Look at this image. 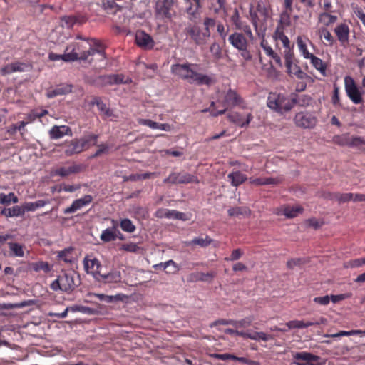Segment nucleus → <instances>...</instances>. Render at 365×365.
Listing matches in <instances>:
<instances>
[{
  "mask_svg": "<svg viewBox=\"0 0 365 365\" xmlns=\"http://www.w3.org/2000/svg\"><path fill=\"white\" fill-rule=\"evenodd\" d=\"M80 283L79 276L73 271L63 272L58 275L50 285L53 291H62L70 293L73 292Z\"/></svg>",
  "mask_w": 365,
  "mask_h": 365,
  "instance_id": "7ed1b4c3",
  "label": "nucleus"
},
{
  "mask_svg": "<svg viewBox=\"0 0 365 365\" xmlns=\"http://www.w3.org/2000/svg\"><path fill=\"white\" fill-rule=\"evenodd\" d=\"M112 227L102 231L100 239L103 242H110L117 239V231L118 223L116 220H112Z\"/></svg>",
  "mask_w": 365,
  "mask_h": 365,
  "instance_id": "aec40b11",
  "label": "nucleus"
},
{
  "mask_svg": "<svg viewBox=\"0 0 365 365\" xmlns=\"http://www.w3.org/2000/svg\"><path fill=\"white\" fill-rule=\"evenodd\" d=\"M227 118L234 123L242 127L245 124H248L250 120V114L247 115V119L245 120L244 118L239 115L237 113H230L228 114Z\"/></svg>",
  "mask_w": 365,
  "mask_h": 365,
  "instance_id": "2f4dec72",
  "label": "nucleus"
},
{
  "mask_svg": "<svg viewBox=\"0 0 365 365\" xmlns=\"http://www.w3.org/2000/svg\"><path fill=\"white\" fill-rule=\"evenodd\" d=\"M293 53L288 51L285 53V66L288 73L290 76H295L299 79L305 78L307 75L301 69V68L296 63H293Z\"/></svg>",
  "mask_w": 365,
  "mask_h": 365,
  "instance_id": "4468645a",
  "label": "nucleus"
},
{
  "mask_svg": "<svg viewBox=\"0 0 365 365\" xmlns=\"http://www.w3.org/2000/svg\"><path fill=\"white\" fill-rule=\"evenodd\" d=\"M73 86L71 84L62 83L58 85L56 88L49 89L46 92V96L48 98H53L58 96L66 95L72 92Z\"/></svg>",
  "mask_w": 365,
  "mask_h": 365,
  "instance_id": "4be33fe9",
  "label": "nucleus"
},
{
  "mask_svg": "<svg viewBox=\"0 0 365 365\" xmlns=\"http://www.w3.org/2000/svg\"><path fill=\"white\" fill-rule=\"evenodd\" d=\"M49 135L51 139H59L65 135H72L71 129L66 125H54L49 130Z\"/></svg>",
  "mask_w": 365,
  "mask_h": 365,
  "instance_id": "5701e85b",
  "label": "nucleus"
},
{
  "mask_svg": "<svg viewBox=\"0 0 365 365\" xmlns=\"http://www.w3.org/2000/svg\"><path fill=\"white\" fill-rule=\"evenodd\" d=\"M184 11L190 21L196 20L202 12V0H182Z\"/></svg>",
  "mask_w": 365,
  "mask_h": 365,
  "instance_id": "9b49d317",
  "label": "nucleus"
},
{
  "mask_svg": "<svg viewBox=\"0 0 365 365\" xmlns=\"http://www.w3.org/2000/svg\"><path fill=\"white\" fill-rule=\"evenodd\" d=\"M307 41L311 43L309 41V40L307 38H303L300 36H297V44L299 51L305 59H309L314 55V54L309 53L308 51L307 45Z\"/></svg>",
  "mask_w": 365,
  "mask_h": 365,
  "instance_id": "c756f323",
  "label": "nucleus"
},
{
  "mask_svg": "<svg viewBox=\"0 0 365 365\" xmlns=\"http://www.w3.org/2000/svg\"><path fill=\"white\" fill-rule=\"evenodd\" d=\"M216 26L214 18L206 16L203 19L202 27L190 24L185 28V33L197 46H204L211 36V29Z\"/></svg>",
  "mask_w": 365,
  "mask_h": 365,
  "instance_id": "f03ea898",
  "label": "nucleus"
},
{
  "mask_svg": "<svg viewBox=\"0 0 365 365\" xmlns=\"http://www.w3.org/2000/svg\"><path fill=\"white\" fill-rule=\"evenodd\" d=\"M86 44L89 56L98 53L102 58H106V46L100 40L96 38H88Z\"/></svg>",
  "mask_w": 365,
  "mask_h": 365,
  "instance_id": "f3484780",
  "label": "nucleus"
},
{
  "mask_svg": "<svg viewBox=\"0 0 365 365\" xmlns=\"http://www.w3.org/2000/svg\"><path fill=\"white\" fill-rule=\"evenodd\" d=\"M83 150L80 139L72 140L66 146L65 153L68 156H71L76 153H79Z\"/></svg>",
  "mask_w": 365,
  "mask_h": 365,
  "instance_id": "c85d7f7f",
  "label": "nucleus"
},
{
  "mask_svg": "<svg viewBox=\"0 0 365 365\" xmlns=\"http://www.w3.org/2000/svg\"><path fill=\"white\" fill-rule=\"evenodd\" d=\"M212 242V240L208 235H205V237H197L193 238L190 242L187 243V245H198L201 247H206L209 246Z\"/></svg>",
  "mask_w": 365,
  "mask_h": 365,
  "instance_id": "4c0bfd02",
  "label": "nucleus"
},
{
  "mask_svg": "<svg viewBox=\"0 0 365 365\" xmlns=\"http://www.w3.org/2000/svg\"><path fill=\"white\" fill-rule=\"evenodd\" d=\"M225 3V0H210L211 7L215 13H218L221 9H224Z\"/></svg>",
  "mask_w": 365,
  "mask_h": 365,
  "instance_id": "5fc2aeb1",
  "label": "nucleus"
},
{
  "mask_svg": "<svg viewBox=\"0 0 365 365\" xmlns=\"http://www.w3.org/2000/svg\"><path fill=\"white\" fill-rule=\"evenodd\" d=\"M341 144L349 147H359L365 145V140L363 138L358 136H352L351 138L346 137Z\"/></svg>",
  "mask_w": 365,
  "mask_h": 365,
  "instance_id": "f704fd0d",
  "label": "nucleus"
},
{
  "mask_svg": "<svg viewBox=\"0 0 365 365\" xmlns=\"http://www.w3.org/2000/svg\"><path fill=\"white\" fill-rule=\"evenodd\" d=\"M327 322V319L324 317H321L317 320H313V321H307L306 322H304V328L314 326V325H320V324H324Z\"/></svg>",
  "mask_w": 365,
  "mask_h": 365,
  "instance_id": "0e129e2a",
  "label": "nucleus"
},
{
  "mask_svg": "<svg viewBox=\"0 0 365 365\" xmlns=\"http://www.w3.org/2000/svg\"><path fill=\"white\" fill-rule=\"evenodd\" d=\"M285 325H286V327H288V329H295V328H297V329H304V321H300V320H292V321H289L287 323H286Z\"/></svg>",
  "mask_w": 365,
  "mask_h": 365,
  "instance_id": "bf43d9fd",
  "label": "nucleus"
},
{
  "mask_svg": "<svg viewBox=\"0 0 365 365\" xmlns=\"http://www.w3.org/2000/svg\"><path fill=\"white\" fill-rule=\"evenodd\" d=\"M120 250H125L126 252L136 253L139 251L140 247L133 242H129L123 244L121 245Z\"/></svg>",
  "mask_w": 365,
  "mask_h": 365,
  "instance_id": "6e6d98bb",
  "label": "nucleus"
},
{
  "mask_svg": "<svg viewBox=\"0 0 365 365\" xmlns=\"http://www.w3.org/2000/svg\"><path fill=\"white\" fill-rule=\"evenodd\" d=\"M83 264L86 272L88 274H91L96 279H98L101 274L102 266L99 260L96 258L85 257L83 259Z\"/></svg>",
  "mask_w": 365,
  "mask_h": 365,
  "instance_id": "dca6fc26",
  "label": "nucleus"
},
{
  "mask_svg": "<svg viewBox=\"0 0 365 365\" xmlns=\"http://www.w3.org/2000/svg\"><path fill=\"white\" fill-rule=\"evenodd\" d=\"M363 265H364V259L358 258V259L349 260L347 262L346 267L356 268V267H361Z\"/></svg>",
  "mask_w": 365,
  "mask_h": 365,
  "instance_id": "69168bd1",
  "label": "nucleus"
},
{
  "mask_svg": "<svg viewBox=\"0 0 365 365\" xmlns=\"http://www.w3.org/2000/svg\"><path fill=\"white\" fill-rule=\"evenodd\" d=\"M337 16L328 12H323L319 16V21L326 26L334 24L337 21Z\"/></svg>",
  "mask_w": 365,
  "mask_h": 365,
  "instance_id": "e433bc0d",
  "label": "nucleus"
},
{
  "mask_svg": "<svg viewBox=\"0 0 365 365\" xmlns=\"http://www.w3.org/2000/svg\"><path fill=\"white\" fill-rule=\"evenodd\" d=\"M92 105H96L98 110L101 112H104L107 109L106 105L102 101L99 97H94L91 101Z\"/></svg>",
  "mask_w": 365,
  "mask_h": 365,
  "instance_id": "e2e57ef3",
  "label": "nucleus"
},
{
  "mask_svg": "<svg viewBox=\"0 0 365 365\" xmlns=\"http://www.w3.org/2000/svg\"><path fill=\"white\" fill-rule=\"evenodd\" d=\"M274 38L276 41L282 42L283 46L285 48V53H287L288 51H291L290 41L289 38L284 34L283 27L282 26H278L277 27Z\"/></svg>",
  "mask_w": 365,
  "mask_h": 365,
  "instance_id": "bb28decb",
  "label": "nucleus"
},
{
  "mask_svg": "<svg viewBox=\"0 0 365 365\" xmlns=\"http://www.w3.org/2000/svg\"><path fill=\"white\" fill-rule=\"evenodd\" d=\"M247 212L246 208L241 207H232L227 210L229 216L231 217L243 215L247 214Z\"/></svg>",
  "mask_w": 365,
  "mask_h": 365,
  "instance_id": "864d4df0",
  "label": "nucleus"
},
{
  "mask_svg": "<svg viewBox=\"0 0 365 365\" xmlns=\"http://www.w3.org/2000/svg\"><path fill=\"white\" fill-rule=\"evenodd\" d=\"M73 248L71 247L65 248L64 250L58 252V258L66 263H72L73 261Z\"/></svg>",
  "mask_w": 365,
  "mask_h": 365,
  "instance_id": "473e14b6",
  "label": "nucleus"
},
{
  "mask_svg": "<svg viewBox=\"0 0 365 365\" xmlns=\"http://www.w3.org/2000/svg\"><path fill=\"white\" fill-rule=\"evenodd\" d=\"M196 67H197V65L195 63H176L171 66V72L180 78L198 86L205 85L210 86L216 83V79L214 76L197 72L195 70Z\"/></svg>",
  "mask_w": 365,
  "mask_h": 365,
  "instance_id": "f257e3e1",
  "label": "nucleus"
},
{
  "mask_svg": "<svg viewBox=\"0 0 365 365\" xmlns=\"http://www.w3.org/2000/svg\"><path fill=\"white\" fill-rule=\"evenodd\" d=\"M163 182L165 184L198 183L199 180L196 175L187 172H173L164 179Z\"/></svg>",
  "mask_w": 365,
  "mask_h": 365,
  "instance_id": "1a4fd4ad",
  "label": "nucleus"
},
{
  "mask_svg": "<svg viewBox=\"0 0 365 365\" xmlns=\"http://www.w3.org/2000/svg\"><path fill=\"white\" fill-rule=\"evenodd\" d=\"M175 0H157L155 6V16L163 21H171L175 16L173 6Z\"/></svg>",
  "mask_w": 365,
  "mask_h": 365,
  "instance_id": "423d86ee",
  "label": "nucleus"
},
{
  "mask_svg": "<svg viewBox=\"0 0 365 365\" xmlns=\"http://www.w3.org/2000/svg\"><path fill=\"white\" fill-rule=\"evenodd\" d=\"M344 88L347 96L352 103L357 105L364 102L361 88L357 86L353 78L349 76L344 78Z\"/></svg>",
  "mask_w": 365,
  "mask_h": 365,
  "instance_id": "6e6552de",
  "label": "nucleus"
},
{
  "mask_svg": "<svg viewBox=\"0 0 365 365\" xmlns=\"http://www.w3.org/2000/svg\"><path fill=\"white\" fill-rule=\"evenodd\" d=\"M11 65H12V72L13 73L24 72L26 71V68L28 67V65L26 64L25 63L19 62V61L11 63Z\"/></svg>",
  "mask_w": 365,
  "mask_h": 365,
  "instance_id": "13d9d810",
  "label": "nucleus"
},
{
  "mask_svg": "<svg viewBox=\"0 0 365 365\" xmlns=\"http://www.w3.org/2000/svg\"><path fill=\"white\" fill-rule=\"evenodd\" d=\"M127 81L125 80V76L123 74H110L100 76L96 79V84L105 86L107 85H115L126 83Z\"/></svg>",
  "mask_w": 365,
  "mask_h": 365,
  "instance_id": "2eb2a0df",
  "label": "nucleus"
},
{
  "mask_svg": "<svg viewBox=\"0 0 365 365\" xmlns=\"http://www.w3.org/2000/svg\"><path fill=\"white\" fill-rule=\"evenodd\" d=\"M83 170V165L73 164L69 166H63L58 168L56 171V173L61 177H67L71 174L78 173Z\"/></svg>",
  "mask_w": 365,
  "mask_h": 365,
  "instance_id": "b1692460",
  "label": "nucleus"
},
{
  "mask_svg": "<svg viewBox=\"0 0 365 365\" xmlns=\"http://www.w3.org/2000/svg\"><path fill=\"white\" fill-rule=\"evenodd\" d=\"M138 123L142 125H146L152 129H157L158 123L157 122L153 121L150 119H139Z\"/></svg>",
  "mask_w": 365,
  "mask_h": 365,
  "instance_id": "774afa93",
  "label": "nucleus"
},
{
  "mask_svg": "<svg viewBox=\"0 0 365 365\" xmlns=\"http://www.w3.org/2000/svg\"><path fill=\"white\" fill-rule=\"evenodd\" d=\"M302 208L299 206H286L282 209V214L287 217L292 218L302 212Z\"/></svg>",
  "mask_w": 365,
  "mask_h": 365,
  "instance_id": "58836bf2",
  "label": "nucleus"
},
{
  "mask_svg": "<svg viewBox=\"0 0 365 365\" xmlns=\"http://www.w3.org/2000/svg\"><path fill=\"white\" fill-rule=\"evenodd\" d=\"M28 124V122L20 121L16 124H12L9 127L8 133L11 135L16 133L17 131L24 130L25 126Z\"/></svg>",
  "mask_w": 365,
  "mask_h": 365,
  "instance_id": "8fccbe9b",
  "label": "nucleus"
},
{
  "mask_svg": "<svg viewBox=\"0 0 365 365\" xmlns=\"http://www.w3.org/2000/svg\"><path fill=\"white\" fill-rule=\"evenodd\" d=\"M222 104L224 107V109L218 111L212 110L211 115L212 116H217L219 115L224 114L227 110L226 108L228 107H234V106H240L244 107L243 105V99L241 96L232 89H229L226 94L225 95L224 99L222 102Z\"/></svg>",
  "mask_w": 365,
  "mask_h": 365,
  "instance_id": "0eeeda50",
  "label": "nucleus"
},
{
  "mask_svg": "<svg viewBox=\"0 0 365 365\" xmlns=\"http://www.w3.org/2000/svg\"><path fill=\"white\" fill-rule=\"evenodd\" d=\"M29 268L36 272L43 271L45 273H48L51 271L52 267L47 262L38 261L31 262L29 264Z\"/></svg>",
  "mask_w": 365,
  "mask_h": 365,
  "instance_id": "7c9ffc66",
  "label": "nucleus"
},
{
  "mask_svg": "<svg viewBox=\"0 0 365 365\" xmlns=\"http://www.w3.org/2000/svg\"><path fill=\"white\" fill-rule=\"evenodd\" d=\"M333 197L335 198V201L338 202L339 204L345 203L352 200L354 194L353 193H341L336 192V194L332 195Z\"/></svg>",
  "mask_w": 365,
  "mask_h": 365,
  "instance_id": "49530a36",
  "label": "nucleus"
},
{
  "mask_svg": "<svg viewBox=\"0 0 365 365\" xmlns=\"http://www.w3.org/2000/svg\"><path fill=\"white\" fill-rule=\"evenodd\" d=\"M334 31L341 45L349 42L350 29L348 24L346 23L339 24L335 27Z\"/></svg>",
  "mask_w": 365,
  "mask_h": 365,
  "instance_id": "6ab92c4d",
  "label": "nucleus"
},
{
  "mask_svg": "<svg viewBox=\"0 0 365 365\" xmlns=\"http://www.w3.org/2000/svg\"><path fill=\"white\" fill-rule=\"evenodd\" d=\"M296 103L297 101L294 98H291L277 92H270L267 101V106L279 113L291 110Z\"/></svg>",
  "mask_w": 365,
  "mask_h": 365,
  "instance_id": "20e7f679",
  "label": "nucleus"
},
{
  "mask_svg": "<svg viewBox=\"0 0 365 365\" xmlns=\"http://www.w3.org/2000/svg\"><path fill=\"white\" fill-rule=\"evenodd\" d=\"M63 61L71 62L87 60L89 57L86 42H72L67 45L65 53L61 56Z\"/></svg>",
  "mask_w": 365,
  "mask_h": 365,
  "instance_id": "39448f33",
  "label": "nucleus"
},
{
  "mask_svg": "<svg viewBox=\"0 0 365 365\" xmlns=\"http://www.w3.org/2000/svg\"><path fill=\"white\" fill-rule=\"evenodd\" d=\"M228 178L231 180L232 184L234 186H237L242 184L246 180L245 175L239 171L230 173L228 175Z\"/></svg>",
  "mask_w": 365,
  "mask_h": 365,
  "instance_id": "ea45409f",
  "label": "nucleus"
},
{
  "mask_svg": "<svg viewBox=\"0 0 365 365\" xmlns=\"http://www.w3.org/2000/svg\"><path fill=\"white\" fill-rule=\"evenodd\" d=\"M17 203L19 202L18 197L14 192H10L8 195L0 193V204L8 205L11 202Z\"/></svg>",
  "mask_w": 365,
  "mask_h": 365,
  "instance_id": "79ce46f5",
  "label": "nucleus"
},
{
  "mask_svg": "<svg viewBox=\"0 0 365 365\" xmlns=\"http://www.w3.org/2000/svg\"><path fill=\"white\" fill-rule=\"evenodd\" d=\"M277 180L274 178H269L264 179L257 178L255 180H252V183H255L257 185H270V184H276L277 183Z\"/></svg>",
  "mask_w": 365,
  "mask_h": 365,
  "instance_id": "680f3d73",
  "label": "nucleus"
},
{
  "mask_svg": "<svg viewBox=\"0 0 365 365\" xmlns=\"http://www.w3.org/2000/svg\"><path fill=\"white\" fill-rule=\"evenodd\" d=\"M319 36L321 38H324L327 42V45L328 46H331L336 42L330 31L325 28L321 29L319 30Z\"/></svg>",
  "mask_w": 365,
  "mask_h": 365,
  "instance_id": "a18cd8bd",
  "label": "nucleus"
},
{
  "mask_svg": "<svg viewBox=\"0 0 365 365\" xmlns=\"http://www.w3.org/2000/svg\"><path fill=\"white\" fill-rule=\"evenodd\" d=\"M122 276L120 270L114 269L108 273H102L100 274L98 280L104 283H118L120 282Z\"/></svg>",
  "mask_w": 365,
  "mask_h": 365,
  "instance_id": "412c9836",
  "label": "nucleus"
},
{
  "mask_svg": "<svg viewBox=\"0 0 365 365\" xmlns=\"http://www.w3.org/2000/svg\"><path fill=\"white\" fill-rule=\"evenodd\" d=\"M294 364L296 365H321V357L310 352H296L293 355Z\"/></svg>",
  "mask_w": 365,
  "mask_h": 365,
  "instance_id": "ddd939ff",
  "label": "nucleus"
},
{
  "mask_svg": "<svg viewBox=\"0 0 365 365\" xmlns=\"http://www.w3.org/2000/svg\"><path fill=\"white\" fill-rule=\"evenodd\" d=\"M121 229L127 232H133L136 227L130 219L125 218L120 221V223Z\"/></svg>",
  "mask_w": 365,
  "mask_h": 365,
  "instance_id": "de8ad7c7",
  "label": "nucleus"
},
{
  "mask_svg": "<svg viewBox=\"0 0 365 365\" xmlns=\"http://www.w3.org/2000/svg\"><path fill=\"white\" fill-rule=\"evenodd\" d=\"M93 201V197L90 195H86L83 197L75 200L70 207H66L63 210L64 214L74 213L76 211L88 206Z\"/></svg>",
  "mask_w": 365,
  "mask_h": 365,
  "instance_id": "a211bd4d",
  "label": "nucleus"
},
{
  "mask_svg": "<svg viewBox=\"0 0 365 365\" xmlns=\"http://www.w3.org/2000/svg\"><path fill=\"white\" fill-rule=\"evenodd\" d=\"M261 46L265 51L266 54L270 58L274 59L276 62L279 63L280 61V58L277 56V53H274L273 49L268 45V43L264 39H262L261 42Z\"/></svg>",
  "mask_w": 365,
  "mask_h": 365,
  "instance_id": "c03bdc74",
  "label": "nucleus"
},
{
  "mask_svg": "<svg viewBox=\"0 0 365 365\" xmlns=\"http://www.w3.org/2000/svg\"><path fill=\"white\" fill-rule=\"evenodd\" d=\"M332 103L335 106H340L339 88L336 85L334 86Z\"/></svg>",
  "mask_w": 365,
  "mask_h": 365,
  "instance_id": "338daca9",
  "label": "nucleus"
},
{
  "mask_svg": "<svg viewBox=\"0 0 365 365\" xmlns=\"http://www.w3.org/2000/svg\"><path fill=\"white\" fill-rule=\"evenodd\" d=\"M274 339V336L272 334H268L262 331H255L252 332V340L257 341H267L269 340Z\"/></svg>",
  "mask_w": 365,
  "mask_h": 365,
  "instance_id": "37998d69",
  "label": "nucleus"
},
{
  "mask_svg": "<svg viewBox=\"0 0 365 365\" xmlns=\"http://www.w3.org/2000/svg\"><path fill=\"white\" fill-rule=\"evenodd\" d=\"M98 135L96 134H88L80 139L82 145H83V150L89 148L91 146L96 145Z\"/></svg>",
  "mask_w": 365,
  "mask_h": 365,
  "instance_id": "c9c22d12",
  "label": "nucleus"
},
{
  "mask_svg": "<svg viewBox=\"0 0 365 365\" xmlns=\"http://www.w3.org/2000/svg\"><path fill=\"white\" fill-rule=\"evenodd\" d=\"M70 311L72 312H79L86 314H93V309L92 308L78 304L71 306Z\"/></svg>",
  "mask_w": 365,
  "mask_h": 365,
  "instance_id": "3c124183",
  "label": "nucleus"
},
{
  "mask_svg": "<svg viewBox=\"0 0 365 365\" xmlns=\"http://www.w3.org/2000/svg\"><path fill=\"white\" fill-rule=\"evenodd\" d=\"M77 19L74 16H65L61 19V23L63 27L71 29L76 23Z\"/></svg>",
  "mask_w": 365,
  "mask_h": 365,
  "instance_id": "09e8293b",
  "label": "nucleus"
},
{
  "mask_svg": "<svg viewBox=\"0 0 365 365\" xmlns=\"http://www.w3.org/2000/svg\"><path fill=\"white\" fill-rule=\"evenodd\" d=\"M224 332L227 334H230V335H237V336H244V337H248V338H251V334L249 332V331H240L239 330V329H225L224 330Z\"/></svg>",
  "mask_w": 365,
  "mask_h": 365,
  "instance_id": "603ef678",
  "label": "nucleus"
},
{
  "mask_svg": "<svg viewBox=\"0 0 365 365\" xmlns=\"http://www.w3.org/2000/svg\"><path fill=\"white\" fill-rule=\"evenodd\" d=\"M310 60L311 64L319 71L321 74L324 76H326L327 71V65L326 63L319 58L313 55L311 58H309Z\"/></svg>",
  "mask_w": 365,
  "mask_h": 365,
  "instance_id": "72a5a7b5",
  "label": "nucleus"
},
{
  "mask_svg": "<svg viewBox=\"0 0 365 365\" xmlns=\"http://www.w3.org/2000/svg\"><path fill=\"white\" fill-rule=\"evenodd\" d=\"M231 21L237 29H241L242 27V24L240 20V14L239 11L237 9H235L233 13L231 16Z\"/></svg>",
  "mask_w": 365,
  "mask_h": 365,
  "instance_id": "4d7b16f0",
  "label": "nucleus"
},
{
  "mask_svg": "<svg viewBox=\"0 0 365 365\" xmlns=\"http://www.w3.org/2000/svg\"><path fill=\"white\" fill-rule=\"evenodd\" d=\"M317 121V118L314 114L308 112L297 113L294 118L295 125L304 129L314 128Z\"/></svg>",
  "mask_w": 365,
  "mask_h": 365,
  "instance_id": "9d476101",
  "label": "nucleus"
},
{
  "mask_svg": "<svg viewBox=\"0 0 365 365\" xmlns=\"http://www.w3.org/2000/svg\"><path fill=\"white\" fill-rule=\"evenodd\" d=\"M135 41L138 46L145 48H152L153 41L151 36L144 31H138L135 35Z\"/></svg>",
  "mask_w": 365,
  "mask_h": 365,
  "instance_id": "393cba45",
  "label": "nucleus"
},
{
  "mask_svg": "<svg viewBox=\"0 0 365 365\" xmlns=\"http://www.w3.org/2000/svg\"><path fill=\"white\" fill-rule=\"evenodd\" d=\"M220 324H223V325H233L235 328L237 329H240L241 327H249L250 326V322H247V320L245 319H243V320H241V321H235V320H232V319H218V320H216L215 322H213L211 324H210V327H216L217 325H220Z\"/></svg>",
  "mask_w": 365,
  "mask_h": 365,
  "instance_id": "a878e982",
  "label": "nucleus"
},
{
  "mask_svg": "<svg viewBox=\"0 0 365 365\" xmlns=\"http://www.w3.org/2000/svg\"><path fill=\"white\" fill-rule=\"evenodd\" d=\"M9 247L14 257H22L24 255L23 246L16 242H9Z\"/></svg>",
  "mask_w": 365,
  "mask_h": 365,
  "instance_id": "a19ab883",
  "label": "nucleus"
},
{
  "mask_svg": "<svg viewBox=\"0 0 365 365\" xmlns=\"http://www.w3.org/2000/svg\"><path fill=\"white\" fill-rule=\"evenodd\" d=\"M228 40L234 47L241 51V55L245 59L251 58L250 51L247 50V40L242 34L235 33L230 36Z\"/></svg>",
  "mask_w": 365,
  "mask_h": 365,
  "instance_id": "f8f14e48",
  "label": "nucleus"
},
{
  "mask_svg": "<svg viewBox=\"0 0 365 365\" xmlns=\"http://www.w3.org/2000/svg\"><path fill=\"white\" fill-rule=\"evenodd\" d=\"M351 293H345V294H337V295L331 294L329 297H330V300H331V302L333 303H337L340 301H342V300H344L346 299L351 297Z\"/></svg>",
  "mask_w": 365,
  "mask_h": 365,
  "instance_id": "052dcab7",
  "label": "nucleus"
},
{
  "mask_svg": "<svg viewBox=\"0 0 365 365\" xmlns=\"http://www.w3.org/2000/svg\"><path fill=\"white\" fill-rule=\"evenodd\" d=\"M215 277V272H194L189 274L187 281L190 282H207L212 279Z\"/></svg>",
  "mask_w": 365,
  "mask_h": 365,
  "instance_id": "cd10ccee",
  "label": "nucleus"
}]
</instances>
